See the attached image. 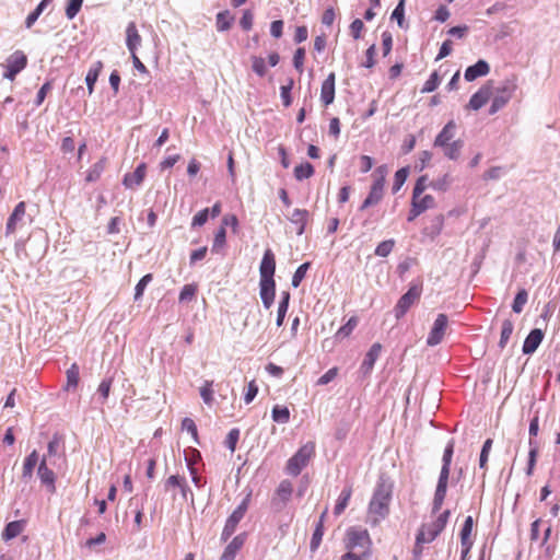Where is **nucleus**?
<instances>
[{
    "label": "nucleus",
    "instance_id": "f257e3e1",
    "mask_svg": "<svg viewBox=\"0 0 560 560\" xmlns=\"http://www.w3.org/2000/svg\"><path fill=\"white\" fill-rule=\"evenodd\" d=\"M393 497L392 481L381 476L376 482L373 495L368 508V522L372 526L378 525L389 514V504Z\"/></svg>",
    "mask_w": 560,
    "mask_h": 560
},
{
    "label": "nucleus",
    "instance_id": "f03ea898",
    "mask_svg": "<svg viewBox=\"0 0 560 560\" xmlns=\"http://www.w3.org/2000/svg\"><path fill=\"white\" fill-rule=\"evenodd\" d=\"M276 258L270 248L266 249L259 266V295L265 308L269 310L276 296Z\"/></svg>",
    "mask_w": 560,
    "mask_h": 560
},
{
    "label": "nucleus",
    "instance_id": "7ed1b4c3",
    "mask_svg": "<svg viewBox=\"0 0 560 560\" xmlns=\"http://www.w3.org/2000/svg\"><path fill=\"white\" fill-rule=\"evenodd\" d=\"M455 441L451 439L443 452L442 467L438 479L434 498L432 502V512L436 513L441 510L447 492V485L451 472V464L454 455Z\"/></svg>",
    "mask_w": 560,
    "mask_h": 560
},
{
    "label": "nucleus",
    "instance_id": "20e7f679",
    "mask_svg": "<svg viewBox=\"0 0 560 560\" xmlns=\"http://www.w3.org/2000/svg\"><path fill=\"white\" fill-rule=\"evenodd\" d=\"M315 455V444L307 442L301 446L296 453L288 460L285 466L287 474L291 476H299L303 468H305L311 458Z\"/></svg>",
    "mask_w": 560,
    "mask_h": 560
},
{
    "label": "nucleus",
    "instance_id": "39448f33",
    "mask_svg": "<svg viewBox=\"0 0 560 560\" xmlns=\"http://www.w3.org/2000/svg\"><path fill=\"white\" fill-rule=\"evenodd\" d=\"M450 515L451 512L445 510L432 523L423 524L418 532V545L433 541L445 528Z\"/></svg>",
    "mask_w": 560,
    "mask_h": 560
},
{
    "label": "nucleus",
    "instance_id": "423d86ee",
    "mask_svg": "<svg viewBox=\"0 0 560 560\" xmlns=\"http://www.w3.org/2000/svg\"><path fill=\"white\" fill-rule=\"evenodd\" d=\"M250 492L242 500L238 506L232 512V514L228 517L224 528L221 534V539L226 541L235 532L238 523L246 514V511L250 501Z\"/></svg>",
    "mask_w": 560,
    "mask_h": 560
},
{
    "label": "nucleus",
    "instance_id": "0eeeda50",
    "mask_svg": "<svg viewBox=\"0 0 560 560\" xmlns=\"http://www.w3.org/2000/svg\"><path fill=\"white\" fill-rule=\"evenodd\" d=\"M422 287L420 284H411L408 291L400 296L394 312L395 317L400 319L409 311V308L420 300Z\"/></svg>",
    "mask_w": 560,
    "mask_h": 560
},
{
    "label": "nucleus",
    "instance_id": "6e6552de",
    "mask_svg": "<svg viewBox=\"0 0 560 560\" xmlns=\"http://www.w3.org/2000/svg\"><path fill=\"white\" fill-rule=\"evenodd\" d=\"M26 55L21 50L14 51L5 60V71L2 74L3 78L13 81L15 77L26 67Z\"/></svg>",
    "mask_w": 560,
    "mask_h": 560
},
{
    "label": "nucleus",
    "instance_id": "1a4fd4ad",
    "mask_svg": "<svg viewBox=\"0 0 560 560\" xmlns=\"http://www.w3.org/2000/svg\"><path fill=\"white\" fill-rule=\"evenodd\" d=\"M538 431H539L538 416H535L530 420L529 430H528V432H529V441H528L529 452H528V463H527V468H526L527 476L533 475L534 468L536 465V460H537V456H538V444L533 439L534 436H536L538 434Z\"/></svg>",
    "mask_w": 560,
    "mask_h": 560
},
{
    "label": "nucleus",
    "instance_id": "9d476101",
    "mask_svg": "<svg viewBox=\"0 0 560 560\" xmlns=\"http://www.w3.org/2000/svg\"><path fill=\"white\" fill-rule=\"evenodd\" d=\"M292 492L293 487L291 481L282 480L279 483L275 492V495L271 499L272 510L277 513L281 512L285 508L287 503L290 501Z\"/></svg>",
    "mask_w": 560,
    "mask_h": 560
},
{
    "label": "nucleus",
    "instance_id": "9b49d317",
    "mask_svg": "<svg viewBox=\"0 0 560 560\" xmlns=\"http://www.w3.org/2000/svg\"><path fill=\"white\" fill-rule=\"evenodd\" d=\"M448 317L445 314H439L433 323V326L428 335L427 345L434 347L442 342L447 328Z\"/></svg>",
    "mask_w": 560,
    "mask_h": 560
},
{
    "label": "nucleus",
    "instance_id": "f8f14e48",
    "mask_svg": "<svg viewBox=\"0 0 560 560\" xmlns=\"http://www.w3.org/2000/svg\"><path fill=\"white\" fill-rule=\"evenodd\" d=\"M37 475L46 490L54 494L56 492V474L47 466L46 456L38 464Z\"/></svg>",
    "mask_w": 560,
    "mask_h": 560
},
{
    "label": "nucleus",
    "instance_id": "ddd939ff",
    "mask_svg": "<svg viewBox=\"0 0 560 560\" xmlns=\"http://www.w3.org/2000/svg\"><path fill=\"white\" fill-rule=\"evenodd\" d=\"M384 195V186H383V178H375L368 197L364 199L362 205L360 206V210H365L372 206L377 205L382 199Z\"/></svg>",
    "mask_w": 560,
    "mask_h": 560
},
{
    "label": "nucleus",
    "instance_id": "4468645a",
    "mask_svg": "<svg viewBox=\"0 0 560 560\" xmlns=\"http://www.w3.org/2000/svg\"><path fill=\"white\" fill-rule=\"evenodd\" d=\"M492 94L491 86L489 84L482 85L475 94L471 95L467 108L472 110L480 109L487 104Z\"/></svg>",
    "mask_w": 560,
    "mask_h": 560
},
{
    "label": "nucleus",
    "instance_id": "2eb2a0df",
    "mask_svg": "<svg viewBox=\"0 0 560 560\" xmlns=\"http://www.w3.org/2000/svg\"><path fill=\"white\" fill-rule=\"evenodd\" d=\"M456 129V122L454 120H450L435 137L433 145L435 148H442L454 141Z\"/></svg>",
    "mask_w": 560,
    "mask_h": 560
},
{
    "label": "nucleus",
    "instance_id": "dca6fc26",
    "mask_svg": "<svg viewBox=\"0 0 560 560\" xmlns=\"http://www.w3.org/2000/svg\"><path fill=\"white\" fill-rule=\"evenodd\" d=\"M147 165L140 163L132 173H127L124 176L122 184L126 188L133 189L140 186L145 177Z\"/></svg>",
    "mask_w": 560,
    "mask_h": 560
},
{
    "label": "nucleus",
    "instance_id": "f3484780",
    "mask_svg": "<svg viewBox=\"0 0 560 560\" xmlns=\"http://www.w3.org/2000/svg\"><path fill=\"white\" fill-rule=\"evenodd\" d=\"M544 339V332L539 328H534L529 331L524 340L522 351L524 354H533L540 346Z\"/></svg>",
    "mask_w": 560,
    "mask_h": 560
},
{
    "label": "nucleus",
    "instance_id": "a211bd4d",
    "mask_svg": "<svg viewBox=\"0 0 560 560\" xmlns=\"http://www.w3.org/2000/svg\"><path fill=\"white\" fill-rule=\"evenodd\" d=\"M381 351H382V345L381 343L376 342V343H373L371 346V348L366 352V354H365V357L363 359V362H362V364L360 366V371L364 375H368V374H370L372 372L376 360L380 358Z\"/></svg>",
    "mask_w": 560,
    "mask_h": 560
},
{
    "label": "nucleus",
    "instance_id": "6ab92c4d",
    "mask_svg": "<svg viewBox=\"0 0 560 560\" xmlns=\"http://www.w3.org/2000/svg\"><path fill=\"white\" fill-rule=\"evenodd\" d=\"M335 81L336 75L334 72H330L325 81L322 83L320 88V101L325 106L330 105L335 100Z\"/></svg>",
    "mask_w": 560,
    "mask_h": 560
},
{
    "label": "nucleus",
    "instance_id": "aec40b11",
    "mask_svg": "<svg viewBox=\"0 0 560 560\" xmlns=\"http://www.w3.org/2000/svg\"><path fill=\"white\" fill-rule=\"evenodd\" d=\"M490 71L489 63L486 60H478L475 65L469 66L464 73L466 81L471 82L479 77L487 75Z\"/></svg>",
    "mask_w": 560,
    "mask_h": 560
},
{
    "label": "nucleus",
    "instance_id": "412c9836",
    "mask_svg": "<svg viewBox=\"0 0 560 560\" xmlns=\"http://www.w3.org/2000/svg\"><path fill=\"white\" fill-rule=\"evenodd\" d=\"M26 205L24 201L19 202L11 215L9 217L5 225L7 234H12L18 228V223L21 222L25 215Z\"/></svg>",
    "mask_w": 560,
    "mask_h": 560
},
{
    "label": "nucleus",
    "instance_id": "4be33fe9",
    "mask_svg": "<svg viewBox=\"0 0 560 560\" xmlns=\"http://www.w3.org/2000/svg\"><path fill=\"white\" fill-rule=\"evenodd\" d=\"M246 535L240 534L225 547L220 560H234L237 551L243 547Z\"/></svg>",
    "mask_w": 560,
    "mask_h": 560
},
{
    "label": "nucleus",
    "instance_id": "5701e85b",
    "mask_svg": "<svg viewBox=\"0 0 560 560\" xmlns=\"http://www.w3.org/2000/svg\"><path fill=\"white\" fill-rule=\"evenodd\" d=\"M308 215L310 213L305 209H294L288 217L290 222L296 226L298 235H302L304 233Z\"/></svg>",
    "mask_w": 560,
    "mask_h": 560
},
{
    "label": "nucleus",
    "instance_id": "b1692460",
    "mask_svg": "<svg viewBox=\"0 0 560 560\" xmlns=\"http://www.w3.org/2000/svg\"><path fill=\"white\" fill-rule=\"evenodd\" d=\"M38 464V453L36 450H34L25 459L23 463V469L21 478L27 482L33 477V470L35 466Z\"/></svg>",
    "mask_w": 560,
    "mask_h": 560
},
{
    "label": "nucleus",
    "instance_id": "393cba45",
    "mask_svg": "<svg viewBox=\"0 0 560 560\" xmlns=\"http://www.w3.org/2000/svg\"><path fill=\"white\" fill-rule=\"evenodd\" d=\"M472 526H474V520H472V516L469 515L466 517V520L463 524V527L460 529V534H459L462 547H465V552H469V550L472 546V540L470 539Z\"/></svg>",
    "mask_w": 560,
    "mask_h": 560
},
{
    "label": "nucleus",
    "instance_id": "a878e982",
    "mask_svg": "<svg viewBox=\"0 0 560 560\" xmlns=\"http://www.w3.org/2000/svg\"><path fill=\"white\" fill-rule=\"evenodd\" d=\"M25 525L24 520L8 523L2 532V538L8 541L18 537L24 530Z\"/></svg>",
    "mask_w": 560,
    "mask_h": 560
},
{
    "label": "nucleus",
    "instance_id": "bb28decb",
    "mask_svg": "<svg viewBox=\"0 0 560 560\" xmlns=\"http://www.w3.org/2000/svg\"><path fill=\"white\" fill-rule=\"evenodd\" d=\"M141 45V37H127V47L131 52L132 62L137 70L141 72H147L145 66L141 62V60L136 55V49Z\"/></svg>",
    "mask_w": 560,
    "mask_h": 560
},
{
    "label": "nucleus",
    "instance_id": "cd10ccee",
    "mask_svg": "<svg viewBox=\"0 0 560 560\" xmlns=\"http://www.w3.org/2000/svg\"><path fill=\"white\" fill-rule=\"evenodd\" d=\"M464 148V141L460 139L450 142L447 145L442 147V152L448 160L456 161L459 159L462 150Z\"/></svg>",
    "mask_w": 560,
    "mask_h": 560
},
{
    "label": "nucleus",
    "instance_id": "c85d7f7f",
    "mask_svg": "<svg viewBox=\"0 0 560 560\" xmlns=\"http://www.w3.org/2000/svg\"><path fill=\"white\" fill-rule=\"evenodd\" d=\"M351 495H352V487L351 486L345 487L342 489V491L340 492L337 503L334 508V514L336 516H339L341 513H343V511L348 506Z\"/></svg>",
    "mask_w": 560,
    "mask_h": 560
},
{
    "label": "nucleus",
    "instance_id": "c756f323",
    "mask_svg": "<svg viewBox=\"0 0 560 560\" xmlns=\"http://www.w3.org/2000/svg\"><path fill=\"white\" fill-rule=\"evenodd\" d=\"M191 453L194 454V458H187V466L189 469V472L191 475V480L195 483L196 487L201 488L205 485V481L200 476L197 474V469L195 468V463L199 459H201L200 453L197 450H192Z\"/></svg>",
    "mask_w": 560,
    "mask_h": 560
},
{
    "label": "nucleus",
    "instance_id": "7c9ffc66",
    "mask_svg": "<svg viewBox=\"0 0 560 560\" xmlns=\"http://www.w3.org/2000/svg\"><path fill=\"white\" fill-rule=\"evenodd\" d=\"M444 225V217L439 214L434 217L430 224L423 229V234L434 240L442 231Z\"/></svg>",
    "mask_w": 560,
    "mask_h": 560
},
{
    "label": "nucleus",
    "instance_id": "2f4dec72",
    "mask_svg": "<svg viewBox=\"0 0 560 560\" xmlns=\"http://www.w3.org/2000/svg\"><path fill=\"white\" fill-rule=\"evenodd\" d=\"M102 69V61H96L88 71V74L85 77V83L90 95L94 92V85L98 79Z\"/></svg>",
    "mask_w": 560,
    "mask_h": 560
},
{
    "label": "nucleus",
    "instance_id": "473e14b6",
    "mask_svg": "<svg viewBox=\"0 0 560 560\" xmlns=\"http://www.w3.org/2000/svg\"><path fill=\"white\" fill-rule=\"evenodd\" d=\"M326 514H327V509L322 513L319 521H318V523L315 527V530L313 533L311 544H310V548L312 551H315L322 542L323 535H324V520L326 517Z\"/></svg>",
    "mask_w": 560,
    "mask_h": 560
},
{
    "label": "nucleus",
    "instance_id": "72a5a7b5",
    "mask_svg": "<svg viewBox=\"0 0 560 560\" xmlns=\"http://www.w3.org/2000/svg\"><path fill=\"white\" fill-rule=\"evenodd\" d=\"M290 296L291 295H290L289 291L281 292V299L279 302L278 312H277V320H276V324L278 327H281L283 325L285 314L289 308Z\"/></svg>",
    "mask_w": 560,
    "mask_h": 560
},
{
    "label": "nucleus",
    "instance_id": "f704fd0d",
    "mask_svg": "<svg viewBox=\"0 0 560 560\" xmlns=\"http://www.w3.org/2000/svg\"><path fill=\"white\" fill-rule=\"evenodd\" d=\"M358 323L359 319L357 316L350 317L348 322L337 330L335 335L336 340L340 341L349 337L351 332L354 330V328L358 326Z\"/></svg>",
    "mask_w": 560,
    "mask_h": 560
},
{
    "label": "nucleus",
    "instance_id": "c9c22d12",
    "mask_svg": "<svg viewBox=\"0 0 560 560\" xmlns=\"http://www.w3.org/2000/svg\"><path fill=\"white\" fill-rule=\"evenodd\" d=\"M105 165H106L105 158H103L100 161H97L96 163H94L91 166V168L89 170L85 180L89 183L96 182L101 177L102 173L104 172Z\"/></svg>",
    "mask_w": 560,
    "mask_h": 560
},
{
    "label": "nucleus",
    "instance_id": "e433bc0d",
    "mask_svg": "<svg viewBox=\"0 0 560 560\" xmlns=\"http://www.w3.org/2000/svg\"><path fill=\"white\" fill-rule=\"evenodd\" d=\"M514 329V324L511 319H504L502 323L501 336L499 340V348L504 349Z\"/></svg>",
    "mask_w": 560,
    "mask_h": 560
},
{
    "label": "nucleus",
    "instance_id": "4c0bfd02",
    "mask_svg": "<svg viewBox=\"0 0 560 560\" xmlns=\"http://www.w3.org/2000/svg\"><path fill=\"white\" fill-rule=\"evenodd\" d=\"M271 417L275 422L287 423L290 419V411L285 406L276 405L272 408Z\"/></svg>",
    "mask_w": 560,
    "mask_h": 560
},
{
    "label": "nucleus",
    "instance_id": "58836bf2",
    "mask_svg": "<svg viewBox=\"0 0 560 560\" xmlns=\"http://www.w3.org/2000/svg\"><path fill=\"white\" fill-rule=\"evenodd\" d=\"M234 21L233 15L230 11H223L218 13L217 15V28L219 32H225L230 28L232 22Z\"/></svg>",
    "mask_w": 560,
    "mask_h": 560
},
{
    "label": "nucleus",
    "instance_id": "ea45409f",
    "mask_svg": "<svg viewBox=\"0 0 560 560\" xmlns=\"http://www.w3.org/2000/svg\"><path fill=\"white\" fill-rule=\"evenodd\" d=\"M314 174V167L311 163L305 162L296 165L294 168V176L298 180L310 178Z\"/></svg>",
    "mask_w": 560,
    "mask_h": 560
},
{
    "label": "nucleus",
    "instance_id": "a19ab883",
    "mask_svg": "<svg viewBox=\"0 0 560 560\" xmlns=\"http://www.w3.org/2000/svg\"><path fill=\"white\" fill-rule=\"evenodd\" d=\"M408 174H409V167L406 166V167H401L399 168L396 173H395V177H394V184H393V187H392V191L393 194H396L399 191V189L402 187V185L405 184L407 177H408Z\"/></svg>",
    "mask_w": 560,
    "mask_h": 560
},
{
    "label": "nucleus",
    "instance_id": "79ce46f5",
    "mask_svg": "<svg viewBox=\"0 0 560 560\" xmlns=\"http://www.w3.org/2000/svg\"><path fill=\"white\" fill-rule=\"evenodd\" d=\"M509 94H497L492 98V103L489 107V114L494 115L500 109H502L509 102Z\"/></svg>",
    "mask_w": 560,
    "mask_h": 560
},
{
    "label": "nucleus",
    "instance_id": "37998d69",
    "mask_svg": "<svg viewBox=\"0 0 560 560\" xmlns=\"http://www.w3.org/2000/svg\"><path fill=\"white\" fill-rule=\"evenodd\" d=\"M527 300H528L527 291L525 289L518 290V292L516 293V295L514 298L513 304H512L513 312H515L517 314L521 313L524 308V305L527 303Z\"/></svg>",
    "mask_w": 560,
    "mask_h": 560
},
{
    "label": "nucleus",
    "instance_id": "c03bdc74",
    "mask_svg": "<svg viewBox=\"0 0 560 560\" xmlns=\"http://www.w3.org/2000/svg\"><path fill=\"white\" fill-rule=\"evenodd\" d=\"M310 267H311L310 261H306L298 267V269L293 273L292 281H291V284L293 288H298L301 284V282L305 278V275H306L307 270L310 269Z\"/></svg>",
    "mask_w": 560,
    "mask_h": 560
},
{
    "label": "nucleus",
    "instance_id": "a18cd8bd",
    "mask_svg": "<svg viewBox=\"0 0 560 560\" xmlns=\"http://www.w3.org/2000/svg\"><path fill=\"white\" fill-rule=\"evenodd\" d=\"M225 240H226L225 228L224 226H220L217 230L215 234H214V240H213V244H212L211 250L213 253H219L220 249L225 245Z\"/></svg>",
    "mask_w": 560,
    "mask_h": 560
},
{
    "label": "nucleus",
    "instance_id": "49530a36",
    "mask_svg": "<svg viewBox=\"0 0 560 560\" xmlns=\"http://www.w3.org/2000/svg\"><path fill=\"white\" fill-rule=\"evenodd\" d=\"M394 246L395 240L390 238L383 241L376 246L374 254L378 257H387L392 253Z\"/></svg>",
    "mask_w": 560,
    "mask_h": 560
},
{
    "label": "nucleus",
    "instance_id": "de8ad7c7",
    "mask_svg": "<svg viewBox=\"0 0 560 560\" xmlns=\"http://www.w3.org/2000/svg\"><path fill=\"white\" fill-rule=\"evenodd\" d=\"M441 83V78L436 71L432 72L430 78L425 81L421 89V93H431L438 89Z\"/></svg>",
    "mask_w": 560,
    "mask_h": 560
},
{
    "label": "nucleus",
    "instance_id": "09e8293b",
    "mask_svg": "<svg viewBox=\"0 0 560 560\" xmlns=\"http://www.w3.org/2000/svg\"><path fill=\"white\" fill-rule=\"evenodd\" d=\"M293 84H294L293 79H289L288 83L284 85H281V88H280V96H281L282 103L285 107H289L292 104L291 91H292Z\"/></svg>",
    "mask_w": 560,
    "mask_h": 560
},
{
    "label": "nucleus",
    "instance_id": "8fccbe9b",
    "mask_svg": "<svg viewBox=\"0 0 560 560\" xmlns=\"http://www.w3.org/2000/svg\"><path fill=\"white\" fill-rule=\"evenodd\" d=\"M252 69L253 71L260 78L265 77L267 73L266 61L262 57L253 56L252 58Z\"/></svg>",
    "mask_w": 560,
    "mask_h": 560
},
{
    "label": "nucleus",
    "instance_id": "3c124183",
    "mask_svg": "<svg viewBox=\"0 0 560 560\" xmlns=\"http://www.w3.org/2000/svg\"><path fill=\"white\" fill-rule=\"evenodd\" d=\"M79 366L74 363L67 371V389L69 390L71 387H77L79 383Z\"/></svg>",
    "mask_w": 560,
    "mask_h": 560
},
{
    "label": "nucleus",
    "instance_id": "603ef678",
    "mask_svg": "<svg viewBox=\"0 0 560 560\" xmlns=\"http://www.w3.org/2000/svg\"><path fill=\"white\" fill-rule=\"evenodd\" d=\"M153 276L151 273L144 275L135 288V300L138 301L143 295L147 285L152 281Z\"/></svg>",
    "mask_w": 560,
    "mask_h": 560
},
{
    "label": "nucleus",
    "instance_id": "864d4df0",
    "mask_svg": "<svg viewBox=\"0 0 560 560\" xmlns=\"http://www.w3.org/2000/svg\"><path fill=\"white\" fill-rule=\"evenodd\" d=\"M492 440L491 439H487L485 442H483V445H482V448H481V452H480V457H479V467L481 469H486L487 468V463H488V457H489V453L491 451V447H492Z\"/></svg>",
    "mask_w": 560,
    "mask_h": 560
},
{
    "label": "nucleus",
    "instance_id": "5fc2aeb1",
    "mask_svg": "<svg viewBox=\"0 0 560 560\" xmlns=\"http://www.w3.org/2000/svg\"><path fill=\"white\" fill-rule=\"evenodd\" d=\"M369 536L366 532H349V547L361 546L364 540H368Z\"/></svg>",
    "mask_w": 560,
    "mask_h": 560
},
{
    "label": "nucleus",
    "instance_id": "6e6d98bb",
    "mask_svg": "<svg viewBox=\"0 0 560 560\" xmlns=\"http://www.w3.org/2000/svg\"><path fill=\"white\" fill-rule=\"evenodd\" d=\"M213 382L212 381H205L203 385L200 388V396L205 404L210 405L213 400V389H212Z\"/></svg>",
    "mask_w": 560,
    "mask_h": 560
},
{
    "label": "nucleus",
    "instance_id": "4d7b16f0",
    "mask_svg": "<svg viewBox=\"0 0 560 560\" xmlns=\"http://www.w3.org/2000/svg\"><path fill=\"white\" fill-rule=\"evenodd\" d=\"M197 293L195 284H185L179 293V302H190Z\"/></svg>",
    "mask_w": 560,
    "mask_h": 560
},
{
    "label": "nucleus",
    "instance_id": "13d9d810",
    "mask_svg": "<svg viewBox=\"0 0 560 560\" xmlns=\"http://www.w3.org/2000/svg\"><path fill=\"white\" fill-rule=\"evenodd\" d=\"M452 183V178L448 174L443 175L441 178L434 179L430 183V187L435 190L445 191Z\"/></svg>",
    "mask_w": 560,
    "mask_h": 560
},
{
    "label": "nucleus",
    "instance_id": "bf43d9fd",
    "mask_svg": "<svg viewBox=\"0 0 560 560\" xmlns=\"http://www.w3.org/2000/svg\"><path fill=\"white\" fill-rule=\"evenodd\" d=\"M112 384H113V377H106L98 385L97 394L102 398V404L105 402V400L108 398Z\"/></svg>",
    "mask_w": 560,
    "mask_h": 560
},
{
    "label": "nucleus",
    "instance_id": "052dcab7",
    "mask_svg": "<svg viewBox=\"0 0 560 560\" xmlns=\"http://www.w3.org/2000/svg\"><path fill=\"white\" fill-rule=\"evenodd\" d=\"M405 0H400L394 9L390 19L397 21L398 25L404 28Z\"/></svg>",
    "mask_w": 560,
    "mask_h": 560
},
{
    "label": "nucleus",
    "instance_id": "680f3d73",
    "mask_svg": "<svg viewBox=\"0 0 560 560\" xmlns=\"http://www.w3.org/2000/svg\"><path fill=\"white\" fill-rule=\"evenodd\" d=\"M240 439V430L234 428L230 430L224 441L225 446L233 453L236 448V443Z\"/></svg>",
    "mask_w": 560,
    "mask_h": 560
},
{
    "label": "nucleus",
    "instance_id": "e2e57ef3",
    "mask_svg": "<svg viewBox=\"0 0 560 560\" xmlns=\"http://www.w3.org/2000/svg\"><path fill=\"white\" fill-rule=\"evenodd\" d=\"M412 202H416V205L424 212L425 210L434 207L435 200L431 195H425L416 199L412 198Z\"/></svg>",
    "mask_w": 560,
    "mask_h": 560
},
{
    "label": "nucleus",
    "instance_id": "0e129e2a",
    "mask_svg": "<svg viewBox=\"0 0 560 560\" xmlns=\"http://www.w3.org/2000/svg\"><path fill=\"white\" fill-rule=\"evenodd\" d=\"M83 0H69L66 7V15L68 19H73L82 7Z\"/></svg>",
    "mask_w": 560,
    "mask_h": 560
},
{
    "label": "nucleus",
    "instance_id": "69168bd1",
    "mask_svg": "<svg viewBox=\"0 0 560 560\" xmlns=\"http://www.w3.org/2000/svg\"><path fill=\"white\" fill-rule=\"evenodd\" d=\"M61 442L62 435L59 433H55L47 445V452L49 456H55L58 453Z\"/></svg>",
    "mask_w": 560,
    "mask_h": 560
},
{
    "label": "nucleus",
    "instance_id": "338daca9",
    "mask_svg": "<svg viewBox=\"0 0 560 560\" xmlns=\"http://www.w3.org/2000/svg\"><path fill=\"white\" fill-rule=\"evenodd\" d=\"M208 218H209V209L205 208V209L200 210L198 213H196L194 215L192 221H191V228L195 229L198 226H202L208 221Z\"/></svg>",
    "mask_w": 560,
    "mask_h": 560
},
{
    "label": "nucleus",
    "instance_id": "774afa93",
    "mask_svg": "<svg viewBox=\"0 0 560 560\" xmlns=\"http://www.w3.org/2000/svg\"><path fill=\"white\" fill-rule=\"evenodd\" d=\"M305 59V49L300 47L295 50L293 56V66L300 73L303 72V65Z\"/></svg>",
    "mask_w": 560,
    "mask_h": 560
}]
</instances>
